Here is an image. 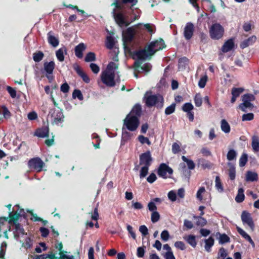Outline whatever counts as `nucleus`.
Segmentation results:
<instances>
[{
    "mask_svg": "<svg viewBox=\"0 0 259 259\" xmlns=\"http://www.w3.org/2000/svg\"><path fill=\"white\" fill-rule=\"evenodd\" d=\"M115 8L113 10L112 14L116 23L120 27H126L136 20L138 19L141 15V11L138 9L131 8L130 11L131 20L127 19L126 16L118 11L122 9V4L120 0H115L114 3Z\"/></svg>",
    "mask_w": 259,
    "mask_h": 259,
    "instance_id": "nucleus-1",
    "label": "nucleus"
},
{
    "mask_svg": "<svg viewBox=\"0 0 259 259\" xmlns=\"http://www.w3.org/2000/svg\"><path fill=\"white\" fill-rule=\"evenodd\" d=\"M141 114V107L139 105H136L131 111L124 119L122 129L135 131L140 124L139 117Z\"/></svg>",
    "mask_w": 259,
    "mask_h": 259,
    "instance_id": "nucleus-2",
    "label": "nucleus"
},
{
    "mask_svg": "<svg viewBox=\"0 0 259 259\" xmlns=\"http://www.w3.org/2000/svg\"><path fill=\"white\" fill-rule=\"evenodd\" d=\"M117 64L115 62H110L106 69L101 74L102 82L108 87H113L116 81H118V76L116 77L115 71L117 69Z\"/></svg>",
    "mask_w": 259,
    "mask_h": 259,
    "instance_id": "nucleus-3",
    "label": "nucleus"
},
{
    "mask_svg": "<svg viewBox=\"0 0 259 259\" xmlns=\"http://www.w3.org/2000/svg\"><path fill=\"white\" fill-rule=\"evenodd\" d=\"M145 103L149 107L155 106L157 108H161L163 105V98L160 95H153L147 93L145 96Z\"/></svg>",
    "mask_w": 259,
    "mask_h": 259,
    "instance_id": "nucleus-4",
    "label": "nucleus"
},
{
    "mask_svg": "<svg viewBox=\"0 0 259 259\" xmlns=\"http://www.w3.org/2000/svg\"><path fill=\"white\" fill-rule=\"evenodd\" d=\"M224 28L220 23H213L209 27L210 37L214 40H218L223 37L224 34Z\"/></svg>",
    "mask_w": 259,
    "mask_h": 259,
    "instance_id": "nucleus-5",
    "label": "nucleus"
},
{
    "mask_svg": "<svg viewBox=\"0 0 259 259\" xmlns=\"http://www.w3.org/2000/svg\"><path fill=\"white\" fill-rule=\"evenodd\" d=\"M48 118L54 123L58 124L63 121L64 115L59 108L51 109L48 115Z\"/></svg>",
    "mask_w": 259,
    "mask_h": 259,
    "instance_id": "nucleus-6",
    "label": "nucleus"
},
{
    "mask_svg": "<svg viewBox=\"0 0 259 259\" xmlns=\"http://www.w3.org/2000/svg\"><path fill=\"white\" fill-rule=\"evenodd\" d=\"M255 99L254 96L252 94H245L242 97L243 103L239 105V108L243 111H245L247 108H252L253 105L251 103V101Z\"/></svg>",
    "mask_w": 259,
    "mask_h": 259,
    "instance_id": "nucleus-7",
    "label": "nucleus"
},
{
    "mask_svg": "<svg viewBox=\"0 0 259 259\" xmlns=\"http://www.w3.org/2000/svg\"><path fill=\"white\" fill-rule=\"evenodd\" d=\"M152 55L149 54L148 47L145 48L144 50H140L135 52L133 54V57L134 59L137 60L135 63L136 67L139 66V61L140 60H144Z\"/></svg>",
    "mask_w": 259,
    "mask_h": 259,
    "instance_id": "nucleus-8",
    "label": "nucleus"
},
{
    "mask_svg": "<svg viewBox=\"0 0 259 259\" xmlns=\"http://www.w3.org/2000/svg\"><path fill=\"white\" fill-rule=\"evenodd\" d=\"M241 219L243 225H247L251 231H254V224L250 213L246 211H243L242 212Z\"/></svg>",
    "mask_w": 259,
    "mask_h": 259,
    "instance_id": "nucleus-9",
    "label": "nucleus"
},
{
    "mask_svg": "<svg viewBox=\"0 0 259 259\" xmlns=\"http://www.w3.org/2000/svg\"><path fill=\"white\" fill-rule=\"evenodd\" d=\"M141 25V24H139L137 25L129 27L122 31V38L124 42H128L132 39L136 32V28Z\"/></svg>",
    "mask_w": 259,
    "mask_h": 259,
    "instance_id": "nucleus-10",
    "label": "nucleus"
},
{
    "mask_svg": "<svg viewBox=\"0 0 259 259\" xmlns=\"http://www.w3.org/2000/svg\"><path fill=\"white\" fill-rule=\"evenodd\" d=\"M28 164L30 169L38 172L42 170L44 163L39 158H34L30 159Z\"/></svg>",
    "mask_w": 259,
    "mask_h": 259,
    "instance_id": "nucleus-11",
    "label": "nucleus"
},
{
    "mask_svg": "<svg viewBox=\"0 0 259 259\" xmlns=\"http://www.w3.org/2000/svg\"><path fill=\"white\" fill-rule=\"evenodd\" d=\"M164 43L162 39L151 42L148 46L149 54L153 55L156 51L164 48Z\"/></svg>",
    "mask_w": 259,
    "mask_h": 259,
    "instance_id": "nucleus-12",
    "label": "nucleus"
},
{
    "mask_svg": "<svg viewBox=\"0 0 259 259\" xmlns=\"http://www.w3.org/2000/svg\"><path fill=\"white\" fill-rule=\"evenodd\" d=\"M172 169L164 163L160 165L158 170V175L163 178H167L172 174Z\"/></svg>",
    "mask_w": 259,
    "mask_h": 259,
    "instance_id": "nucleus-13",
    "label": "nucleus"
},
{
    "mask_svg": "<svg viewBox=\"0 0 259 259\" xmlns=\"http://www.w3.org/2000/svg\"><path fill=\"white\" fill-rule=\"evenodd\" d=\"M55 66V64L53 61L45 62L44 63V70L46 72V76L49 80L50 82H51L54 78L52 73L54 69Z\"/></svg>",
    "mask_w": 259,
    "mask_h": 259,
    "instance_id": "nucleus-14",
    "label": "nucleus"
},
{
    "mask_svg": "<svg viewBox=\"0 0 259 259\" xmlns=\"http://www.w3.org/2000/svg\"><path fill=\"white\" fill-rule=\"evenodd\" d=\"M14 226L15 229L14 231L15 238L20 242H23V238L26 237L27 234L24 233V229L19 224L15 223Z\"/></svg>",
    "mask_w": 259,
    "mask_h": 259,
    "instance_id": "nucleus-15",
    "label": "nucleus"
},
{
    "mask_svg": "<svg viewBox=\"0 0 259 259\" xmlns=\"http://www.w3.org/2000/svg\"><path fill=\"white\" fill-rule=\"evenodd\" d=\"M150 152L148 151L140 156V164L141 165L150 166L152 161Z\"/></svg>",
    "mask_w": 259,
    "mask_h": 259,
    "instance_id": "nucleus-16",
    "label": "nucleus"
},
{
    "mask_svg": "<svg viewBox=\"0 0 259 259\" xmlns=\"http://www.w3.org/2000/svg\"><path fill=\"white\" fill-rule=\"evenodd\" d=\"M48 40L50 45L52 47H57L59 44V40L57 37L54 35L52 31H50L47 34Z\"/></svg>",
    "mask_w": 259,
    "mask_h": 259,
    "instance_id": "nucleus-17",
    "label": "nucleus"
},
{
    "mask_svg": "<svg viewBox=\"0 0 259 259\" xmlns=\"http://www.w3.org/2000/svg\"><path fill=\"white\" fill-rule=\"evenodd\" d=\"M194 26L191 23H188L184 29V36L187 39H190L193 34Z\"/></svg>",
    "mask_w": 259,
    "mask_h": 259,
    "instance_id": "nucleus-18",
    "label": "nucleus"
},
{
    "mask_svg": "<svg viewBox=\"0 0 259 259\" xmlns=\"http://www.w3.org/2000/svg\"><path fill=\"white\" fill-rule=\"evenodd\" d=\"M25 215V212L23 209H19V205H15L13 208V210L9 213V217H23Z\"/></svg>",
    "mask_w": 259,
    "mask_h": 259,
    "instance_id": "nucleus-19",
    "label": "nucleus"
},
{
    "mask_svg": "<svg viewBox=\"0 0 259 259\" xmlns=\"http://www.w3.org/2000/svg\"><path fill=\"white\" fill-rule=\"evenodd\" d=\"M256 37L254 35L251 36L247 39L243 41L240 44L242 49L245 48L249 46L253 45L256 40Z\"/></svg>",
    "mask_w": 259,
    "mask_h": 259,
    "instance_id": "nucleus-20",
    "label": "nucleus"
},
{
    "mask_svg": "<svg viewBox=\"0 0 259 259\" xmlns=\"http://www.w3.org/2000/svg\"><path fill=\"white\" fill-rule=\"evenodd\" d=\"M234 46L233 39H230L226 41L222 48V51L224 52H228L231 51Z\"/></svg>",
    "mask_w": 259,
    "mask_h": 259,
    "instance_id": "nucleus-21",
    "label": "nucleus"
},
{
    "mask_svg": "<svg viewBox=\"0 0 259 259\" xmlns=\"http://www.w3.org/2000/svg\"><path fill=\"white\" fill-rule=\"evenodd\" d=\"M49 128L48 126H44L38 128L35 133V135L40 138H45L48 135Z\"/></svg>",
    "mask_w": 259,
    "mask_h": 259,
    "instance_id": "nucleus-22",
    "label": "nucleus"
},
{
    "mask_svg": "<svg viewBox=\"0 0 259 259\" xmlns=\"http://www.w3.org/2000/svg\"><path fill=\"white\" fill-rule=\"evenodd\" d=\"M86 49V46L83 43H80L75 48V54L76 57L81 58L83 56L82 52Z\"/></svg>",
    "mask_w": 259,
    "mask_h": 259,
    "instance_id": "nucleus-23",
    "label": "nucleus"
},
{
    "mask_svg": "<svg viewBox=\"0 0 259 259\" xmlns=\"http://www.w3.org/2000/svg\"><path fill=\"white\" fill-rule=\"evenodd\" d=\"M67 54V50L65 47H61L56 52V55L58 60L62 62L64 60V55Z\"/></svg>",
    "mask_w": 259,
    "mask_h": 259,
    "instance_id": "nucleus-24",
    "label": "nucleus"
},
{
    "mask_svg": "<svg viewBox=\"0 0 259 259\" xmlns=\"http://www.w3.org/2000/svg\"><path fill=\"white\" fill-rule=\"evenodd\" d=\"M237 230L242 237L247 240L252 245V246H254V242L249 236V235L245 231L239 227H237Z\"/></svg>",
    "mask_w": 259,
    "mask_h": 259,
    "instance_id": "nucleus-25",
    "label": "nucleus"
},
{
    "mask_svg": "<svg viewBox=\"0 0 259 259\" xmlns=\"http://www.w3.org/2000/svg\"><path fill=\"white\" fill-rule=\"evenodd\" d=\"M251 146L254 152L259 151V137L253 136L251 138Z\"/></svg>",
    "mask_w": 259,
    "mask_h": 259,
    "instance_id": "nucleus-26",
    "label": "nucleus"
},
{
    "mask_svg": "<svg viewBox=\"0 0 259 259\" xmlns=\"http://www.w3.org/2000/svg\"><path fill=\"white\" fill-rule=\"evenodd\" d=\"M214 239L212 237H209L207 239L204 240V248L207 252H210L211 247L214 244Z\"/></svg>",
    "mask_w": 259,
    "mask_h": 259,
    "instance_id": "nucleus-27",
    "label": "nucleus"
},
{
    "mask_svg": "<svg viewBox=\"0 0 259 259\" xmlns=\"http://www.w3.org/2000/svg\"><path fill=\"white\" fill-rule=\"evenodd\" d=\"M184 239L192 247H196L197 245V241L195 236L192 235L185 236L184 237Z\"/></svg>",
    "mask_w": 259,
    "mask_h": 259,
    "instance_id": "nucleus-28",
    "label": "nucleus"
},
{
    "mask_svg": "<svg viewBox=\"0 0 259 259\" xmlns=\"http://www.w3.org/2000/svg\"><path fill=\"white\" fill-rule=\"evenodd\" d=\"M258 176L256 173L252 171H247L246 175L245 180L247 182H253L257 180Z\"/></svg>",
    "mask_w": 259,
    "mask_h": 259,
    "instance_id": "nucleus-29",
    "label": "nucleus"
},
{
    "mask_svg": "<svg viewBox=\"0 0 259 259\" xmlns=\"http://www.w3.org/2000/svg\"><path fill=\"white\" fill-rule=\"evenodd\" d=\"M221 128L225 133H229L230 132V126L225 119H222L221 122Z\"/></svg>",
    "mask_w": 259,
    "mask_h": 259,
    "instance_id": "nucleus-30",
    "label": "nucleus"
},
{
    "mask_svg": "<svg viewBox=\"0 0 259 259\" xmlns=\"http://www.w3.org/2000/svg\"><path fill=\"white\" fill-rule=\"evenodd\" d=\"M237 152L234 149L229 150L227 154V158L229 161L236 160Z\"/></svg>",
    "mask_w": 259,
    "mask_h": 259,
    "instance_id": "nucleus-31",
    "label": "nucleus"
},
{
    "mask_svg": "<svg viewBox=\"0 0 259 259\" xmlns=\"http://www.w3.org/2000/svg\"><path fill=\"white\" fill-rule=\"evenodd\" d=\"M244 199V190L242 188H239L238 193L235 197V200L237 202L240 203L242 202Z\"/></svg>",
    "mask_w": 259,
    "mask_h": 259,
    "instance_id": "nucleus-32",
    "label": "nucleus"
},
{
    "mask_svg": "<svg viewBox=\"0 0 259 259\" xmlns=\"http://www.w3.org/2000/svg\"><path fill=\"white\" fill-rule=\"evenodd\" d=\"M23 246L26 248H30L32 245V240L27 235L23 238Z\"/></svg>",
    "mask_w": 259,
    "mask_h": 259,
    "instance_id": "nucleus-33",
    "label": "nucleus"
},
{
    "mask_svg": "<svg viewBox=\"0 0 259 259\" xmlns=\"http://www.w3.org/2000/svg\"><path fill=\"white\" fill-rule=\"evenodd\" d=\"M228 165L229 166V175L230 179L231 180H234L236 177V172H235V168L234 165H233L231 163H228Z\"/></svg>",
    "mask_w": 259,
    "mask_h": 259,
    "instance_id": "nucleus-34",
    "label": "nucleus"
},
{
    "mask_svg": "<svg viewBox=\"0 0 259 259\" xmlns=\"http://www.w3.org/2000/svg\"><path fill=\"white\" fill-rule=\"evenodd\" d=\"M116 42V40H115L114 38L112 36H108L107 38L106 42V46L107 48L109 49H111L113 48L114 46L115 45Z\"/></svg>",
    "mask_w": 259,
    "mask_h": 259,
    "instance_id": "nucleus-35",
    "label": "nucleus"
},
{
    "mask_svg": "<svg viewBox=\"0 0 259 259\" xmlns=\"http://www.w3.org/2000/svg\"><path fill=\"white\" fill-rule=\"evenodd\" d=\"M182 159L187 163V166L190 169H193L195 168V163L191 159L187 158L185 156H183L182 157Z\"/></svg>",
    "mask_w": 259,
    "mask_h": 259,
    "instance_id": "nucleus-36",
    "label": "nucleus"
},
{
    "mask_svg": "<svg viewBox=\"0 0 259 259\" xmlns=\"http://www.w3.org/2000/svg\"><path fill=\"white\" fill-rule=\"evenodd\" d=\"M228 255L227 250L224 248H221L218 254V259H225Z\"/></svg>",
    "mask_w": 259,
    "mask_h": 259,
    "instance_id": "nucleus-37",
    "label": "nucleus"
},
{
    "mask_svg": "<svg viewBox=\"0 0 259 259\" xmlns=\"http://www.w3.org/2000/svg\"><path fill=\"white\" fill-rule=\"evenodd\" d=\"M149 166L142 165L140 171V177L141 179L145 178L148 174Z\"/></svg>",
    "mask_w": 259,
    "mask_h": 259,
    "instance_id": "nucleus-38",
    "label": "nucleus"
},
{
    "mask_svg": "<svg viewBox=\"0 0 259 259\" xmlns=\"http://www.w3.org/2000/svg\"><path fill=\"white\" fill-rule=\"evenodd\" d=\"M76 71L78 74L82 78V80L86 83H89L90 81V79L89 76L84 73L83 71L80 70V69L76 70Z\"/></svg>",
    "mask_w": 259,
    "mask_h": 259,
    "instance_id": "nucleus-39",
    "label": "nucleus"
},
{
    "mask_svg": "<svg viewBox=\"0 0 259 259\" xmlns=\"http://www.w3.org/2000/svg\"><path fill=\"white\" fill-rule=\"evenodd\" d=\"M44 56V55L42 52H38L33 54V59L35 62H38L42 59Z\"/></svg>",
    "mask_w": 259,
    "mask_h": 259,
    "instance_id": "nucleus-40",
    "label": "nucleus"
},
{
    "mask_svg": "<svg viewBox=\"0 0 259 259\" xmlns=\"http://www.w3.org/2000/svg\"><path fill=\"white\" fill-rule=\"evenodd\" d=\"M160 214L157 211L152 212L151 215V220L153 223L157 222L160 219Z\"/></svg>",
    "mask_w": 259,
    "mask_h": 259,
    "instance_id": "nucleus-41",
    "label": "nucleus"
},
{
    "mask_svg": "<svg viewBox=\"0 0 259 259\" xmlns=\"http://www.w3.org/2000/svg\"><path fill=\"white\" fill-rule=\"evenodd\" d=\"M244 89L241 88H233L232 90V95L233 96L238 97L239 96V95L243 92Z\"/></svg>",
    "mask_w": 259,
    "mask_h": 259,
    "instance_id": "nucleus-42",
    "label": "nucleus"
},
{
    "mask_svg": "<svg viewBox=\"0 0 259 259\" xmlns=\"http://www.w3.org/2000/svg\"><path fill=\"white\" fill-rule=\"evenodd\" d=\"M194 103L197 107H200L202 103V99L200 94H197L194 97Z\"/></svg>",
    "mask_w": 259,
    "mask_h": 259,
    "instance_id": "nucleus-43",
    "label": "nucleus"
},
{
    "mask_svg": "<svg viewBox=\"0 0 259 259\" xmlns=\"http://www.w3.org/2000/svg\"><path fill=\"white\" fill-rule=\"evenodd\" d=\"M247 155L246 153H243L239 159V165L241 167L244 166L247 161Z\"/></svg>",
    "mask_w": 259,
    "mask_h": 259,
    "instance_id": "nucleus-44",
    "label": "nucleus"
},
{
    "mask_svg": "<svg viewBox=\"0 0 259 259\" xmlns=\"http://www.w3.org/2000/svg\"><path fill=\"white\" fill-rule=\"evenodd\" d=\"M72 97L73 99L77 98L80 101L82 100L83 99L82 94L79 90H75L73 91L72 93Z\"/></svg>",
    "mask_w": 259,
    "mask_h": 259,
    "instance_id": "nucleus-45",
    "label": "nucleus"
},
{
    "mask_svg": "<svg viewBox=\"0 0 259 259\" xmlns=\"http://www.w3.org/2000/svg\"><path fill=\"white\" fill-rule=\"evenodd\" d=\"M138 139L142 144H147L148 145H151V142L150 141L149 139L143 135L139 136Z\"/></svg>",
    "mask_w": 259,
    "mask_h": 259,
    "instance_id": "nucleus-46",
    "label": "nucleus"
},
{
    "mask_svg": "<svg viewBox=\"0 0 259 259\" xmlns=\"http://www.w3.org/2000/svg\"><path fill=\"white\" fill-rule=\"evenodd\" d=\"M194 218L196 219H197V220H198L196 222V225L197 226L203 227L206 225V224H207L206 220L204 218H202V216H200V217H194Z\"/></svg>",
    "mask_w": 259,
    "mask_h": 259,
    "instance_id": "nucleus-47",
    "label": "nucleus"
},
{
    "mask_svg": "<svg viewBox=\"0 0 259 259\" xmlns=\"http://www.w3.org/2000/svg\"><path fill=\"white\" fill-rule=\"evenodd\" d=\"M175 108L176 104L175 103L171 104L170 106L166 108L165 110V114L166 115H169L174 113L175 111Z\"/></svg>",
    "mask_w": 259,
    "mask_h": 259,
    "instance_id": "nucleus-48",
    "label": "nucleus"
},
{
    "mask_svg": "<svg viewBox=\"0 0 259 259\" xmlns=\"http://www.w3.org/2000/svg\"><path fill=\"white\" fill-rule=\"evenodd\" d=\"M84 60L86 62H91L95 61L96 60L95 54L93 52L88 53L87 54Z\"/></svg>",
    "mask_w": 259,
    "mask_h": 259,
    "instance_id": "nucleus-49",
    "label": "nucleus"
},
{
    "mask_svg": "<svg viewBox=\"0 0 259 259\" xmlns=\"http://www.w3.org/2000/svg\"><path fill=\"white\" fill-rule=\"evenodd\" d=\"M207 76L206 75H204L200 78L198 82V85L200 88H204L207 82Z\"/></svg>",
    "mask_w": 259,
    "mask_h": 259,
    "instance_id": "nucleus-50",
    "label": "nucleus"
},
{
    "mask_svg": "<svg viewBox=\"0 0 259 259\" xmlns=\"http://www.w3.org/2000/svg\"><path fill=\"white\" fill-rule=\"evenodd\" d=\"M193 108L194 107L193 105L190 103H185L182 107L183 110L187 113L191 112V110H192Z\"/></svg>",
    "mask_w": 259,
    "mask_h": 259,
    "instance_id": "nucleus-51",
    "label": "nucleus"
},
{
    "mask_svg": "<svg viewBox=\"0 0 259 259\" xmlns=\"http://www.w3.org/2000/svg\"><path fill=\"white\" fill-rule=\"evenodd\" d=\"M215 187L218 191L220 192H222L223 191V188L221 184L220 179L218 176L215 178Z\"/></svg>",
    "mask_w": 259,
    "mask_h": 259,
    "instance_id": "nucleus-52",
    "label": "nucleus"
},
{
    "mask_svg": "<svg viewBox=\"0 0 259 259\" xmlns=\"http://www.w3.org/2000/svg\"><path fill=\"white\" fill-rule=\"evenodd\" d=\"M167 196L168 199L172 202H174L177 200V193L174 190L169 191L168 193Z\"/></svg>",
    "mask_w": 259,
    "mask_h": 259,
    "instance_id": "nucleus-53",
    "label": "nucleus"
},
{
    "mask_svg": "<svg viewBox=\"0 0 259 259\" xmlns=\"http://www.w3.org/2000/svg\"><path fill=\"white\" fill-rule=\"evenodd\" d=\"M205 188L203 187H200L199 189V190H198L197 194H196V197L200 201L202 200V199H203L202 194L205 192Z\"/></svg>",
    "mask_w": 259,
    "mask_h": 259,
    "instance_id": "nucleus-54",
    "label": "nucleus"
},
{
    "mask_svg": "<svg viewBox=\"0 0 259 259\" xmlns=\"http://www.w3.org/2000/svg\"><path fill=\"white\" fill-rule=\"evenodd\" d=\"M254 114L252 113L244 114L242 116V121H250L253 119Z\"/></svg>",
    "mask_w": 259,
    "mask_h": 259,
    "instance_id": "nucleus-55",
    "label": "nucleus"
},
{
    "mask_svg": "<svg viewBox=\"0 0 259 259\" xmlns=\"http://www.w3.org/2000/svg\"><path fill=\"white\" fill-rule=\"evenodd\" d=\"M229 237L226 234L220 235L219 237V243L224 244L229 241Z\"/></svg>",
    "mask_w": 259,
    "mask_h": 259,
    "instance_id": "nucleus-56",
    "label": "nucleus"
},
{
    "mask_svg": "<svg viewBox=\"0 0 259 259\" xmlns=\"http://www.w3.org/2000/svg\"><path fill=\"white\" fill-rule=\"evenodd\" d=\"M188 60L186 58H182L179 60V68L183 69L185 67V65L187 64Z\"/></svg>",
    "mask_w": 259,
    "mask_h": 259,
    "instance_id": "nucleus-57",
    "label": "nucleus"
},
{
    "mask_svg": "<svg viewBox=\"0 0 259 259\" xmlns=\"http://www.w3.org/2000/svg\"><path fill=\"white\" fill-rule=\"evenodd\" d=\"M6 248L7 244L5 242H3L0 247V258H3L4 257Z\"/></svg>",
    "mask_w": 259,
    "mask_h": 259,
    "instance_id": "nucleus-58",
    "label": "nucleus"
},
{
    "mask_svg": "<svg viewBox=\"0 0 259 259\" xmlns=\"http://www.w3.org/2000/svg\"><path fill=\"white\" fill-rule=\"evenodd\" d=\"M147 207L148 210L150 211L154 212L156 211L157 210V206L156 205V204L153 203L152 201L150 200V201L148 203Z\"/></svg>",
    "mask_w": 259,
    "mask_h": 259,
    "instance_id": "nucleus-59",
    "label": "nucleus"
},
{
    "mask_svg": "<svg viewBox=\"0 0 259 259\" xmlns=\"http://www.w3.org/2000/svg\"><path fill=\"white\" fill-rule=\"evenodd\" d=\"M151 69V65L149 63L145 64L141 68V70H139V72L147 73L149 72Z\"/></svg>",
    "mask_w": 259,
    "mask_h": 259,
    "instance_id": "nucleus-60",
    "label": "nucleus"
},
{
    "mask_svg": "<svg viewBox=\"0 0 259 259\" xmlns=\"http://www.w3.org/2000/svg\"><path fill=\"white\" fill-rule=\"evenodd\" d=\"M132 207L135 209H142L143 208V205L140 202L133 201Z\"/></svg>",
    "mask_w": 259,
    "mask_h": 259,
    "instance_id": "nucleus-61",
    "label": "nucleus"
},
{
    "mask_svg": "<svg viewBox=\"0 0 259 259\" xmlns=\"http://www.w3.org/2000/svg\"><path fill=\"white\" fill-rule=\"evenodd\" d=\"M161 238L164 241H166L169 239V234L167 230L163 231L161 233Z\"/></svg>",
    "mask_w": 259,
    "mask_h": 259,
    "instance_id": "nucleus-62",
    "label": "nucleus"
},
{
    "mask_svg": "<svg viewBox=\"0 0 259 259\" xmlns=\"http://www.w3.org/2000/svg\"><path fill=\"white\" fill-rule=\"evenodd\" d=\"M175 246L181 250H184L186 248L185 244L182 241H176L175 243Z\"/></svg>",
    "mask_w": 259,
    "mask_h": 259,
    "instance_id": "nucleus-63",
    "label": "nucleus"
},
{
    "mask_svg": "<svg viewBox=\"0 0 259 259\" xmlns=\"http://www.w3.org/2000/svg\"><path fill=\"white\" fill-rule=\"evenodd\" d=\"M90 68L92 71L95 74L98 73L100 71L99 67L95 63H91L90 64Z\"/></svg>",
    "mask_w": 259,
    "mask_h": 259,
    "instance_id": "nucleus-64",
    "label": "nucleus"
}]
</instances>
